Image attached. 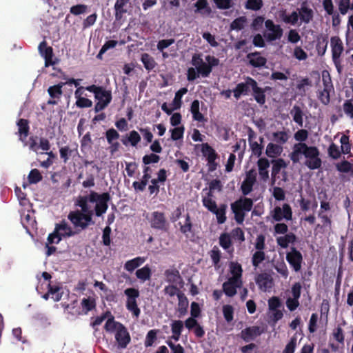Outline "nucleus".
I'll return each instance as SVG.
<instances>
[{
  "mask_svg": "<svg viewBox=\"0 0 353 353\" xmlns=\"http://www.w3.org/2000/svg\"><path fill=\"white\" fill-rule=\"evenodd\" d=\"M78 145L76 144L74 148H70L68 145L59 148L60 157L62 161L66 163L70 157H74L78 154Z\"/></svg>",
  "mask_w": 353,
  "mask_h": 353,
  "instance_id": "b1692460",
  "label": "nucleus"
},
{
  "mask_svg": "<svg viewBox=\"0 0 353 353\" xmlns=\"http://www.w3.org/2000/svg\"><path fill=\"white\" fill-rule=\"evenodd\" d=\"M296 241V236L292 232L285 234L284 236L276 239L277 244L282 248H287L290 243H293Z\"/></svg>",
  "mask_w": 353,
  "mask_h": 353,
  "instance_id": "a878e982",
  "label": "nucleus"
},
{
  "mask_svg": "<svg viewBox=\"0 0 353 353\" xmlns=\"http://www.w3.org/2000/svg\"><path fill=\"white\" fill-rule=\"evenodd\" d=\"M194 6L196 8L195 12L203 13L202 11L204 10L203 13L208 15H210L212 13V9L209 6L207 0H197L194 4Z\"/></svg>",
  "mask_w": 353,
  "mask_h": 353,
  "instance_id": "a19ab883",
  "label": "nucleus"
},
{
  "mask_svg": "<svg viewBox=\"0 0 353 353\" xmlns=\"http://www.w3.org/2000/svg\"><path fill=\"white\" fill-rule=\"evenodd\" d=\"M272 217L276 221H281L283 219L290 221L292 219V210L290 205L284 203L282 208L276 206L273 210Z\"/></svg>",
  "mask_w": 353,
  "mask_h": 353,
  "instance_id": "9d476101",
  "label": "nucleus"
},
{
  "mask_svg": "<svg viewBox=\"0 0 353 353\" xmlns=\"http://www.w3.org/2000/svg\"><path fill=\"white\" fill-rule=\"evenodd\" d=\"M227 205L226 204H221L219 207H216L214 212L212 213L214 214L216 217L217 223L219 224H223L225 222L226 217V210H227Z\"/></svg>",
  "mask_w": 353,
  "mask_h": 353,
  "instance_id": "e433bc0d",
  "label": "nucleus"
},
{
  "mask_svg": "<svg viewBox=\"0 0 353 353\" xmlns=\"http://www.w3.org/2000/svg\"><path fill=\"white\" fill-rule=\"evenodd\" d=\"M282 150L283 148L281 146L277 144L270 143L266 147L265 154L268 157L274 158L280 155L282 152Z\"/></svg>",
  "mask_w": 353,
  "mask_h": 353,
  "instance_id": "4c0bfd02",
  "label": "nucleus"
},
{
  "mask_svg": "<svg viewBox=\"0 0 353 353\" xmlns=\"http://www.w3.org/2000/svg\"><path fill=\"white\" fill-rule=\"evenodd\" d=\"M190 112L192 114V118L194 120L197 121L199 122H203L205 121L203 114L201 113L199 111V100L195 99L192 102Z\"/></svg>",
  "mask_w": 353,
  "mask_h": 353,
  "instance_id": "f704fd0d",
  "label": "nucleus"
},
{
  "mask_svg": "<svg viewBox=\"0 0 353 353\" xmlns=\"http://www.w3.org/2000/svg\"><path fill=\"white\" fill-rule=\"evenodd\" d=\"M332 336L339 343L344 344L345 336L343 330L340 325L333 330Z\"/></svg>",
  "mask_w": 353,
  "mask_h": 353,
  "instance_id": "e2e57ef3",
  "label": "nucleus"
},
{
  "mask_svg": "<svg viewBox=\"0 0 353 353\" xmlns=\"http://www.w3.org/2000/svg\"><path fill=\"white\" fill-rule=\"evenodd\" d=\"M299 16L301 22L309 23L314 17V12L312 8H309L306 2L301 3V8L298 9Z\"/></svg>",
  "mask_w": 353,
  "mask_h": 353,
  "instance_id": "aec40b11",
  "label": "nucleus"
},
{
  "mask_svg": "<svg viewBox=\"0 0 353 353\" xmlns=\"http://www.w3.org/2000/svg\"><path fill=\"white\" fill-rule=\"evenodd\" d=\"M55 228L57 230L59 231V232H61V236L63 237L72 236L79 233L77 230H72L71 227L69 226L65 221H62L59 224H56Z\"/></svg>",
  "mask_w": 353,
  "mask_h": 353,
  "instance_id": "cd10ccee",
  "label": "nucleus"
},
{
  "mask_svg": "<svg viewBox=\"0 0 353 353\" xmlns=\"http://www.w3.org/2000/svg\"><path fill=\"white\" fill-rule=\"evenodd\" d=\"M271 32L264 34V37L269 41H276L280 39L283 34V30L280 25H276L272 30H270Z\"/></svg>",
  "mask_w": 353,
  "mask_h": 353,
  "instance_id": "c9c22d12",
  "label": "nucleus"
},
{
  "mask_svg": "<svg viewBox=\"0 0 353 353\" xmlns=\"http://www.w3.org/2000/svg\"><path fill=\"white\" fill-rule=\"evenodd\" d=\"M180 225V231L182 234L187 235L188 232H192V223L191 221V217L189 213H187L185 214V221L184 224L181 225V223H179Z\"/></svg>",
  "mask_w": 353,
  "mask_h": 353,
  "instance_id": "4d7b16f0",
  "label": "nucleus"
},
{
  "mask_svg": "<svg viewBox=\"0 0 353 353\" xmlns=\"http://www.w3.org/2000/svg\"><path fill=\"white\" fill-rule=\"evenodd\" d=\"M157 330H150L145 336L144 345L146 347H151L153 345L154 342L157 339Z\"/></svg>",
  "mask_w": 353,
  "mask_h": 353,
  "instance_id": "5fc2aeb1",
  "label": "nucleus"
},
{
  "mask_svg": "<svg viewBox=\"0 0 353 353\" xmlns=\"http://www.w3.org/2000/svg\"><path fill=\"white\" fill-rule=\"evenodd\" d=\"M28 179L30 184H35L42 180V175L39 170L34 168L30 170Z\"/></svg>",
  "mask_w": 353,
  "mask_h": 353,
  "instance_id": "680f3d73",
  "label": "nucleus"
},
{
  "mask_svg": "<svg viewBox=\"0 0 353 353\" xmlns=\"http://www.w3.org/2000/svg\"><path fill=\"white\" fill-rule=\"evenodd\" d=\"M265 259V253L263 251H256L252 257V265L257 268Z\"/></svg>",
  "mask_w": 353,
  "mask_h": 353,
  "instance_id": "052dcab7",
  "label": "nucleus"
},
{
  "mask_svg": "<svg viewBox=\"0 0 353 353\" xmlns=\"http://www.w3.org/2000/svg\"><path fill=\"white\" fill-rule=\"evenodd\" d=\"M128 134L129 137L128 141H130V145L132 147H136L141 141L140 134L136 130H132Z\"/></svg>",
  "mask_w": 353,
  "mask_h": 353,
  "instance_id": "338daca9",
  "label": "nucleus"
},
{
  "mask_svg": "<svg viewBox=\"0 0 353 353\" xmlns=\"http://www.w3.org/2000/svg\"><path fill=\"white\" fill-rule=\"evenodd\" d=\"M164 275L166 278V281L172 285L183 283L179 271L176 268L166 270L164 272Z\"/></svg>",
  "mask_w": 353,
  "mask_h": 353,
  "instance_id": "5701e85b",
  "label": "nucleus"
},
{
  "mask_svg": "<svg viewBox=\"0 0 353 353\" xmlns=\"http://www.w3.org/2000/svg\"><path fill=\"white\" fill-rule=\"evenodd\" d=\"M327 154L332 159H338L343 153L341 148L336 143L332 142L327 148Z\"/></svg>",
  "mask_w": 353,
  "mask_h": 353,
  "instance_id": "a18cd8bd",
  "label": "nucleus"
},
{
  "mask_svg": "<svg viewBox=\"0 0 353 353\" xmlns=\"http://www.w3.org/2000/svg\"><path fill=\"white\" fill-rule=\"evenodd\" d=\"M272 137L273 140L281 145L285 143L289 139L288 133L285 131H278L273 132Z\"/></svg>",
  "mask_w": 353,
  "mask_h": 353,
  "instance_id": "603ef678",
  "label": "nucleus"
},
{
  "mask_svg": "<svg viewBox=\"0 0 353 353\" xmlns=\"http://www.w3.org/2000/svg\"><path fill=\"white\" fill-rule=\"evenodd\" d=\"M75 205L81 208V210L70 212L68 219L79 232L85 230L90 225L94 223L92 220L94 211L90 208L88 204H86V199H82L80 196H78Z\"/></svg>",
  "mask_w": 353,
  "mask_h": 353,
  "instance_id": "f03ea898",
  "label": "nucleus"
},
{
  "mask_svg": "<svg viewBox=\"0 0 353 353\" xmlns=\"http://www.w3.org/2000/svg\"><path fill=\"white\" fill-rule=\"evenodd\" d=\"M257 166L261 180L266 182L269 179L270 161L265 157L260 158L257 161Z\"/></svg>",
  "mask_w": 353,
  "mask_h": 353,
  "instance_id": "6ab92c4d",
  "label": "nucleus"
},
{
  "mask_svg": "<svg viewBox=\"0 0 353 353\" xmlns=\"http://www.w3.org/2000/svg\"><path fill=\"white\" fill-rule=\"evenodd\" d=\"M38 50L40 54L45 59L46 67H48L50 65H53L55 64V62L52 60V57L54 55L53 49L51 46H48L47 42L46 41H43L39 43Z\"/></svg>",
  "mask_w": 353,
  "mask_h": 353,
  "instance_id": "4468645a",
  "label": "nucleus"
},
{
  "mask_svg": "<svg viewBox=\"0 0 353 353\" xmlns=\"http://www.w3.org/2000/svg\"><path fill=\"white\" fill-rule=\"evenodd\" d=\"M223 314L224 319L227 322H231L234 318V308L230 305H225L223 306Z\"/></svg>",
  "mask_w": 353,
  "mask_h": 353,
  "instance_id": "69168bd1",
  "label": "nucleus"
},
{
  "mask_svg": "<svg viewBox=\"0 0 353 353\" xmlns=\"http://www.w3.org/2000/svg\"><path fill=\"white\" fill-rule=\"evenodd\" d=\"M141 61L143 64L144 68L148 72L155 68L157 63L154 57L148 53H143L141 57Z\"/></svg>",
  "mask_w": 353,
  "mask_h": 353,
  "instance_id": "2f4dec72",
  "label": "nucleus"
},
{
  "mask_svg": "<svg viewBox=\"0 0 353 353\" xmlns=\"http://www.w3.org/2000/svg\"><path fill=\"white\" fill-rule=\"evenodd\" d=\"M130 0H117L114 8L115 11V18L119 20L122 18L123 14L127 12L124 7L130 2Z\"/></svg>",
  "mask_w": 353,
  "mask_h": 353,
  "instance_id": "7c9ffc66",
  "label": "nucleus"
},
{
  "mask_svg": "<svg viewBox=\"0 0 353 353\" xmlns=\"http://www.w3.org/2000/svg\"><path fill=\"white\" fill-rule=\"evenodd\" d=\"M188 92V89L186 88H182L180 90H179L174 95V98L172 101V106L174 107V109L178 110L181 106V99L184 94H185Z\"/></svg>",
  "mask_w": 353,
  "mask_h": 353,
  "instance_id": "79ce46f5",
  "label": "nucleus"
},
{
  "mask_svg": "<svg viewBox=\"0 0 353 353\" xmlns=\"http://www.w3.org/2000/svg\"><path fill=\"white\" fill-rule=\"evenodd\" d=\"M251 82V89L252 90V95L255 101L259 105H263L265 103V92L270 90V88L267 86L265 88L259 87L256 80L250 81Z\"/></svg>",
  "mask_w": 353,
  "mask_h": 353,
  "instance_id": "2eb2a0df",
  "label": "nucleus"
},
{
  "mask_svg": "<svg viewBox=\"0 0 353 353\" xmlns=\"http://www.w3.org/2000/svg\"><path fill=\"white\" fill-rule=\"evenodd\" d=\"M254 80L252 77H248L245 82L239 83L233 90L234 97L238 99L241 95H248L251 88V82L250 81Z\"/></svg>",
  "mask_w": 353,
  "mask_h": 353,
  "instance_id": "a211bd4d",
  "label": "nucleus"
},
{
  "mask_svg": "<svg viewBox=\"0 0 353 353\" xmlns=\"http://www.w3.org/2000/svg\"><path fill=\"white\" fill-rule=\"evenodd\" d=\"M150 227L156 230L167 232L169 228V223L163 212L154 211L147 217Z\"/></svg>",
  "mask_w": 353,
  "mask_h": 353,
  "instance_id": "423d86ee",
  "label": "nucleus"
},
{
  "mask_svg": "<svg viewBox=\"0 0 353 353\" xmlns=\"http://www.w3.org/2000/svg\"><path fill=\"white\" fill-rule=\"evenodd\" d=\"M253 206L252 199L241 196L231 203V210L234 214V219L237 223H243L245 212H250Z\"/></svg>",
  "mask_w": 353,
  "mask_h": 353,
  "instance_id": "20e7f679",
  "label": "nucleus"
},
{
  "mask_svg": "<svg viewBox=\"0 0 353 353\" xmlns=\"http://www.w3.org/2000/svg\"><path fill=\"white\" fill-rule=\"evenodd\" d=\"M151 174L143 173L141 179L139 181H134L132 187L137 192H143L145 190L146 185L149 180L151 179Z\"/></svg>",
  "mask_w": 353,
  "mask_h": 353,
  "instance_id": "c85d7f7f",
  "label": "nucleus"
},
{
  "mask_svg": "<svg viewBox=\"0 0 353 353\" xmlns=\"http://www.w3.org/2000/svg\"><path fill=\"white\" fill-rule=\"evenodd\" d=\"M119 137V133L114 128H110L105 132V138L110 144L109 151L111 154L118 152L120 148V143L117 141Z\"/></svg>",
  "mask_w": 353,
  "mask_h": 353,
  "instance_id": "f8f14e48",
  "label": "nucleus"
},
{
  "mask_svg": "<svg viewBox=\"0 0 353 353\" xmlns=\"http://www.w3.org/2000/svg\"><path fill=\"white\" fill-rule=\"evenodd\" d=\"M178 316L181 318L187 314L189 303L187 297L183 293H180L178 294Z\"/></svg>",
  "mask_w": 353,
  "mask_h": 353,
  "instance_id": "393cba45",
  "label": "nucleus"
},
{
  "mask_svg": "<svg viewBox=\"0 0 353 353\" xmlns=\"http://www.w3.org/2000/svg\"><path fill=\"white\" fill-rule=\"evenodd\" d=\"M18 127V134L19 140L23 143L24 146L28 145L26 139L29 135L30 126L29 121L25 119H20L17 122Z\"/></svg>",
  "mask_w": 353,
  "mask_h": 353,
  "instance_id": "dca6fc26",
  "label": "nucleus"
},
{
  "mask_svg": "<svg viewBox=\"0 0 353 353\" xmlns=\"http://www.w3.org/2000/svg\"><path fill=\"white\" fill-rule=\"evenodd\" d=\"M263 329L260 326L254 325L248 327L241 330L240 337L246 343L255 340L262 334Z\"/></svg>",
  "mask_w": 353,
  "mask_h": 353,
  "instance_id": "9b49d317",
  "label": "nucleus"
},
{
  "mask_svg": "<svg viewBox=\"0 0 353 353\" xmlns=\"http://www.w3.org/2000/svg\"><path fill=\"white\" fill-rule=\"evenodd\" d=\"M241 285V281H237L234 278H229L223 283V292L229 297H232L236 294V288Z\"/></svg>",
  "mask_w": 353,
  "mask_h": 353,
  "instance_id": "f3484780",
  "label": "nucleus"
},
{
  "mask_svg": "<svg viewBox=\"0 0 353 353\" xmlns=\"http://www.w3.org/2000/svg\"><path fill=\"white\" fill-rule=\"evenodd\" d=\"M297 346L296 334H294L285 345L282 353H294Z\"/></svg>",
  "mask_w": 353,
  "mask_h": 353,
  "instance_id": "09e8293b",
  "label": "nucleus"
},
{
  "mask_svg": "<svg viewBox=\"0 0 353 353\" xmlns=\"http://www.w3.org/2000/svg\"><path fill=\"white\" fill-rule=\"evenodd\" d=\"M145 259L144 257L137 256L133 259L129 260L124 264V268L128 272H133L136 268L141 266Z\"/></svg>",
  "mask_w": 353,
  "mask_h": 353,
  "instance_id": "473e14b6",
  "label": "nucleus"
},
{
  "mask_svg": "<svg viewBox=\"0 0 353 353\" xmlns=\"http://www.w3.org/2000/svg\"><path fill=\"white\" fill-rule=\"evenodd\" d=\"M286 260L294 272H298L301 270L303 255L295 247H291L290 250L286 253Z\"/></svg>",
  "mask_w": 353,
  "mask_h": 353,
  "instance_id": "6e6552de",
  "label": "nucleus"
},
{
  "mask_svg": "<svg viewBox=\"0 0 353 353\" xmlns=\"http://www.w3.org/2000/svg\"><path fill=\"white\" fill-rule=\"evenodd\" d=\"M152 275L150 268L146 265L136 271V276L142 281L149 280Z\"/></svg>",
  "mask_w": 353,
  "mask_h": 353,
  "instance_id": "ea45409f",
  "label": "nucleus"
},
{
  "mask_svg": "<svg viewBox=\"0 0 353 353\" xmlns=\"http://www.w3.org/2000/svg\"><path fill=\"white\" fill-rule=\"evenodd\" d=\"M65 83L61 82L57 85L50 86L48 89L49 95L52 99H59L63 94L62 88Z\"/></svg>",
  "mask_w": 353,
  "mask_h": 353,
  "instance_id": "58836bf2",
  "label": "nucleus"
},
{
  "mask_svg": "<svg viewBox=\"0 0 353 353\" xmlns=\"http://www.w3.org/2000/svg\"><path fill=\"white\" fill-rule=\"evenodd\" d=\"M272 168L271 173V181L272 184H274L276 180L278 174L281 172V169L287 167V163L283 159H277L272 161Z\"/></svg>",
  "mask_w": 353,
  "mask_h": 353,
  "instance_id": "4be33fe9",
  "label": "nucleus"
},
{
  "mask_svg": "<svg viewBox=\"0 0 353 353\" xmlns=\"http://www.w3.org/2000/svg\"><path fill=\"white\" fill-rule=\"evenodd\" d=\"M160 157L154 153H151L150 154H145L142 158V161L144 165H148L151 163H157L159 161Z\"/></svg>",
  "mask_w": 353,
  "mask_h": 353,
  "instance_id": "774afa93",
  "label": "nucleus"
},
{
  "mask_svg": "<svg viewBox=\"0 0 353 353\" xmlns=\"http://www.w3.org/2000/svg\"><path fill=\"white\" fill-rule=\"evenodd\" d=\"M259 289L263 292L269 291L274 285V280L270 274L266 272L259 274L255 279Z\"/></svg>",
  "mask_w": 353,
  "mask_h": 353,
  "instance_id": "ddd939ff",
  "label": "nucleus"
},
{
  "mask_svg": "<svg viewBox=\"0 0 353 353\" xmlns=\"http://www.w3.org/2000/svg\"><path fill=\"white\" fill-rule=\"evenodd\" d=\"M345 114L353 119V97L350 99L345 100L343 105Z\"/></svg>",
  "mask_w": 353,
  "mask_h": 353,
  "instance_id": "0e129e2a",
  "label": "nucleus"
},
{
  "mask_svg": "<svg viewBox=\"0 0 353 353\" xmlns=\"http://www.w3.org/2000/svg\"><path fill=\"white\" fill-rule=\"evenodd\" d=\"M231 236L226 232L222 233L219 237V245L224 249L228 250L232 246Z\"/></svg>",
  "mask_w": 353,
  "mask_h": 353,
  "instance_id": "13d9d810",
  "label": "nucleus"
},
{
  "mask_svg": "<svg viewBox=\"0 0 353 353\" xmlns=\"http://www.w3.org/2000/svg\"><path fill=\"white\" fill-rule=\"evenodd\" d=\"M183 329V323L181 320H175L173 321L171 323V331H172V336L171 338L174 341H177L179 340L180 336L181 335V332Z\"/></svg>",
  "mask_w": 353,
  "mask_h": 353,
  "instance_id": "bb28decb",
  "label": "nucleus"
},
{
  "mask_svg": "<svg viewBox=\"0 0 353 353\" xmlns=\"http://www.w3.org/2000/svg\"><path fill=\"white\" fill-rule=\"evenodd\" d=\"M341 150L343 154H348L351 152L352 145L350 142V137L346 134H343L340 139Z\"/></svg>",
  "mask_w": 353,
  "mask_h": 353,
  "instance_id": "c03bdc74",
  "label": "nucleus"
},
{
  "mask_svg": "<svg viewBox=\"0 0 353 353\" xmlns=\"http://www.w3.org/2000/svg\"><path fill=\"white\" fill-rule=\"evenodd\" d=\"M94 97L98 101H106L108 100V103H110L112 99L111 91L106 90L103 87L98 92V96L96 95Z\"/></svg>",
  "mask_w": 353,
  "mask_h": 353,
  "instance_id": "6e6d98bb",
  "label": "nucleus"
},
{
  "mask_svg": "<svg viewBox=\"0 0 353 353\" xmlns=\"http://www.w3.org/2000/svg\"><path fill=\"white\" fill-rule=\"evenodd\" d=\"M263 6V0H247L245 3V8L254 11H258Z\"/></svg>",
  "mask_w": 353,
  "mask_h": 353,
  "instance_id": "de8ad7c7",
  "label": "nucleus"
},
{
  "mask_svg": "<svg viewBox=\"0 0 353 353\" xmlns=\"http://www.w3.org/2000/svg\"><path fill=\"white\" fill-rule=\"evenodd\" d=\"M279 17L284 23L291 25L296 24L299 18V13L296 11H293L291 14L288 15L286 11L283 10L280 12Z\"/></svg>",
  "mask_w": 353,
  "mask_h": 353,
  "instance_id": "72a5a7b5",
  "label": "nucleus"
},
{
  "mask_svg": "<svg viewBox=\"0 0 353 353\" xmlns=\"http://www.w3.org/2000/svg\"><path fill=\"white\" fill-rule=\"evenodd\" d=\"M81 198L86 199V204L90 203H96L94 206V214L97 216H101L105 214L108 208V202L111 199L109 192L99 194L94 191H90L87 196H80Z\"/></svg>",
  "mask_w": 353,
  "mask_h": 353,
  "instance_id": "7ed1b4c3",
  "label": "nucleus"
},
{
  "mask_svg": "<svg viewBox=\"0 0 353 353\" xmlns=\"http://www.w3.org/2000/svg\"><path fill=\"white\" fill-rule=\"evenodd\" d=\"M294 121L297 123L300 127L303 124V112L301 108L297 105H294L290 110Z\"/></svg>",
  "mask_w": 353,
  "mask_h": 353,
  "instance_id": "c756f323",
  "label": "nucleus"
},
{
  "mask_svg": "<svg viewBox=\"0 0 353 353\" xmlns=\"http://www.w3.org/2000/svg\"><path fill=\"white\" fill-rule=\"evenodd\" d=\"M276 272L284 279H287L289 275L288 267L283 261H277L274 265Z\"/></svg>",
  "mask_w": 353,
  "mask_h": 353,
  "instance_id": "864d4df0",
  "label": "nucleus"
},
{
  "mask_svg": "<svg viewBox=\"0 0 353 353\" xmlns=\"http://www.w3.org/2000/svg\"><path fill=\"white\" fill-rule=\"evenodd\" d=\"M247 59L249 60V64L254 68H261L265 65L267 59L261 56L259 52H250L247 54Z\"/></svg>",
  "mask_w": 353,
  "mask_h": 353,
  "instance_id": "412c9836",
  "label": "nucleus"
},
{
  "mask_svg": "<svg viewBox=\"0 0 353 353\" xmlns=\"http://www.w3.org/2000/svg\"><path fill=\"white\" fill-rule=\"evenodd\" d=\"M212 192H209L208 196L203 197L202 199L203 206L211 212H214L217 207L216 201L212 199Z\"/></svg>",
  "mask_w": 353,
  "mask_h": 353,
  "instance_id": "37998d69",
  "label": "nucleus"
},
{
  "mask_svg": "<svg viewBox=\"0 0 353 353\" xmlns=\"http://www.w3.org/2000/svg\"><path fill=\"white\" fill-rule=\"evenodd\" d=\"M319 148L314 145H308L305 143H297L293 145L292 151L289 157L293 163H300L303 157V164L310 170H317L321 168L322 160Z\"/></svg>",
  "mask_w": 353,
  "mask_h": 353,
  "instance_id": "f257e3e1",
  "label": "nucleus"
},
{
  "mask_svg": "<svg viewBox=\"0 0 353 353\" xmlns=\"http://www.w3.org/2000/svg\"><path fill=\"white\" fill-rule=\"evenodd\" d=\"M201 152L204 157H206V159L208 158H212L218 154L216 152L215 150L210 146L208 143L201 144Z\"/></svg>",
  "mask_w": 353,
  "mask_h": 353,
  "instance_id": "3c124183",
  "label": "nucleus"
},
{
  "mask_svg": "<svg viewBox=\"0 0 353 353\" xmlns=\"http://www.w3.org/2000/svg\"><path fill=\"white\" fill-rule=\"evenodd\" d=\"M230 272L232 274L231 278H234L237 281H241V277L242 276V267L238 263L232 262L230 265Z\"/></svg>",
  "mask_w": 353,
  "mask_h": 353,
  "instance_id": "49530a36",
  "label": "nucleus"
},
{
  "mask_svg": "<svg viewBox=\"0 0 353 353\" xmlns=\"http://www.w3.org/2000/svg\"><path fill=\"white\" fill-rule=\"evenodd\" d=\"M247 22L245 17H239L235 19L230 24V29L234 30H241L244 28L245 24Z\"/></svg>",
  "mask_w": 353,
  "mask_h": 353,
  "instance_id": "8fccbe9b",
  "label": "nucleus"
},
{
  "mask_svg": "<svg viewBox=\"0 0 353 353\" xmlns=\"http://www.w3.org/2000/svg\"><path fill=\"white\" fill-rule=\"evenodd\" d=\"M115 339L118 344V347L121 349L125 348L131 341L130 335L127 328L121 323L117 327L115 333Z\"/></svg>",
  "mask_w": 353,
  "mask_h": 353,
  "instance_id": "1a4fd4ad",
  "label": "nucleus"
},
{
  "mask_svg": "<svg viewBox=\"0 0 353 353\" xmlns=\"http://www.w3.org/2000/svg\"><path fill=\"white\" fill-rule=\"evenodd\" d=\"M332 61L339 74L343 71L341 56L344 50L343 42L339 37L334 36L330 39Z\"/></svg>",
  "mask_w": 353,
  "mask_h": 353,
  "instance_id": "39448f33",
  "label": "nucleus"
},
{
  "mask_svg": "<svg viewBox=\"0 0 353 353\" xmlns=\"http://www.w3.org/2000/svg\"><path fill=\"white\" fill-rule=\"evenodd\" d=\"M81 306L86 312H90L96 307L95 299L92 297L83 298L81 301Z\"/></svg>",
  "mask_w": 353,
  "mask_h": 353,
  "instance_id": "bf43d9fd",
  "label": "nucleus"
},
{
  "mask_svg": "<svg viewBox=\"0 0 353 353\" xmlns=\"http://www.w3.org/2000/svg\"><path fill=\"white\" fill-rule=\"evenodd\" d=\"M124 294L127 296V310L131 312L133 316L138 318L141 314V310L137 303V299L140 294L139 290L133 288H127L124 290Z\"/></svg>",
  "mask_w": 353,
  "mask_h": 353,
  "instance_id": "0eeeda50",
  "label": "nucleus"
}]
</instances>
